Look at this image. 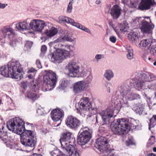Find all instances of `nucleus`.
Wrapping results in <instances>:
<instances>
[{
  "mask_svg": "<svg viewBox=\"0 0 156 156\" xmlns=\"http://www.w3.org/2000/svg\"><path fill=\"white\" fill-rule=\"evenodd\" d=\"M115 109H117V106L114 103L111 107L103 111L98 114L96 117L97 122L101 125L111 122V128L112 132L114 134L119 135H125L130 129H134L135 130L139 129L138 128H139V125H135L133 123L130 124L124 119L114 120L111 122V119H113L116 116L114 114Z\"/></svg>",
  "mask_w": 156,
  "mask_h": 156,
  "instance_id": "1",
  "label": "nucleus"
},
{
  "mask_svg": "<svg viewBox=\"0 0 156 156\" xmlns=\"http://www.w3.org/2000/svg\"><path fill=\"white\" fill-rule=\"evenodd\" d=\"M134 86L138 90L156 89V76L149 72L141 73L139 77L135 78ZM156 99V92L154 93Z\"/></svg>",
  "mask_w": 156,
  "mask_h": 156,
  "instance_id": "2",
  "label": "nucleus"
},
{
  "mask_svg": "<svg viewBox=\"0 0 156 156\" xmlns=\"http://www.w3.org/2000/svg\"><path fill=\"white\" fill-rule=\"evenodd\" d=\"M64 43L62 44V48H57L55 51L48 54V57L52 62H60L69 55V52L68 50H70V46Z\"/></svg>",
  "mask_w": 156,
  "mask_h": 156,
  "instance_id": "3",
  "label": "nucleus"
},
{
  "mask_svg": "<svg viewBox=\"0 0 156 156\" xmlns=\"http://www.w3.org/2000/svg\"><path fill=\"white\" fill-rule=\"evenodd\" d=\"M121 95L122 98L121 101V107H128L129 104L127 100L131 101L140 99V95L131 92L130 87L127 85H122L119 88Z\"/></svg>",
  "mask_w": 156,
  "mask_h": 156,
  "instance_id": "4",
  "label": "nucleus"
},
{
  "mask_svg": "<svg viewBox=\"0 0 156 156\" xmlns=\"http://www.w3.org/2000/svg\"><path fill=\"white\" fill-rule=\"evenodd\" d=\"M71 134L69 132L63 133L59 140L61 148L63 152L66 153H74L77 151L74 147L70 144L69 141L71 138Z\"/></svg>",
  "mask_w": 156,
  "mask_h": 156,
  "instance_id": "5",
  "label": "nucleus"
},
{
  "mask_svg": "<svg viewBox=\"0 0 156 156\" xmlns=\"http://www.w3.org/2000/svg\"><path fill=\"white\" fill-rule=\"evenodd\" d=\"M33 131L27 130L20 136V140L21 144L26 147H34L36 141L35 140Z\"/></svg>",
  "mask_w": 156,
  "mask_h": 156,
  "instance_id": "6",
  "label": "nucleus"
},
{
  "mask_svg": "<svg viewBox=\"0 0 156 156\" xmlns=\"http://www.w3.org/2000/svg\"><path fill=\"white\" fill-rule=\"evenodd\" d=\"M109 140L105 137L101 136L97 139L95 147L101 152L110 153L111 150L110 148L109 149Z\"/></svg>",
  "mask_w": 156,
  "mask_h": 156,
  "instance_id": "7",
  "label": "nucleus"
},
{
  "mask_svg": "<svg viewBox=\"0 0 156 156\" xmlns=\"http://www.w3.org/2000/svg\"><path fill=\"white\" fill-rule=\"evenodd\" d=\"M9 69L11 71V76L13 78H14L18 80H21L23 76L22 74L23 69L21 65L18 61L12 62L9 63Z\"/></svg>",
  "mask_w": 156,
  "mask_h": 156,
  "instance_id": "8",
  "label": "nucleus"
},
{
  "mask_svg": "<svg viewBox=\"0 0 156 156\" xmlns=\"http://www.w3.org/2000/svg\"><path fill=\"white\" fill-rule=\"evenodd\" d=\"M92 136V134L90 130H84L82 131L81 129L78 133L77 141L79 144L81 146L82 148L85 149L84 145L90 141Z\"/></svg>",
  "mask_w": 156,
  "mask_h": 156,
  "instance_id": "9",
  "label": "nucleus"
},
{
  "mask_svg": "<svg viewBox=\"0 0 156 156\" xmlns=\"http://www.w3.org/2000/svg\"><path fill=\"white\" fill-rule=\"evenodd\" d=\"M57 80L56 74L51 71L46 73L43 76L44 84L47 85L48 87H52V89L50 88L51 90L55 87L57 82Z\"/></svg>",
  "mask_w": 156,
  "mask_h": 156,
  "instance_id": "10",
  "label": "nucleus"
},
{
  "mask_svg": "<svg viewBox=\"0 0 156 156\" xmlns=\"http://www.w3.org/2000/svg\"><path fill=\"white\" fill-rule=\"evenodd\" d=\"M139 23H141V27L140 29L142 32L143 34H147L150 36L152 35V31L154 27L153 24H151L145 20H142L141 17H140L138 19Z\"/></svg>",
  "mask_w": 156,
  "mask_h": 156,
  "instance_id": "11",
  "label": "nucleus"
},
{
  "mask_svg": "<svg viewBox=\"0 0 156 156\" xmlns=\"http://www.w3.org/2000/svg\"><path fill=\"white\" fill-rule=\"evenodd\" d=\"M66 124L69 128L74 129L79 128L81 125L80 120L73 116H69L66 120Z\"/></svg>",
  "mask_w": 156,
  "mask_h": 156,
  "instance_id": "12",
  "label": "nucleus"
},
{
  "mask_svg": "<svg viewBox=\"0 0 156 156\" xmlns=\"http://www.w3.org/2000/svg\"><path fill=\"white\" fill-rule=\"evenodd\" d=\"M29 26V29L41 32L45 26V24L43 21L35 19L31 21Z\"/></svg>",
  "mask_w": 156,
  "mask_h": 156,
  "instance_id": "13",
  "label": "nucleus"
},
{
  "mask_svg": "<svg viewBox=\"0 0 156 156\" xmlns=\"http://www.w3.org/2000/svg\"><path fill=\"white\" fill-rule=\"evenodd\" d=\"M106 8L108 9L107 12L105 11V13H108L110 14L114 19H117L118 18L121 14L122 9L118 5H115L112 6L111 8V5H107Z\"/></svg>",
  "mask_w": 156,
  "mask_h": 156,
  "instance_id": "14",
  "label": "nucleus"
},
{
  "mask_svg": "<svg viewBox=\"0 0 156 156\" xmlns=\"http://www.w3.org/2000/svg\"><path fill=\"white\" fill-rule=\"evenodd\" d=\"M79 108L84 112H90L93 108L91 107V105L87 97H83L78 103Z\"/></svg>",
  "mask_w": 156,
  "mask_h": 156,
  "instance_id": "15",
  "label": "nucleus"
},
{
  "mask_svg": "<svg viewBox=\"0 0 156 156\" xmlns=\"http://www.w3.org/2000/svg\"><path fill=\"white\" fill-rule=\"evenodd\" d=\"M66 68L69 71L68 75L75 77L79 71L80 66L76 62L73 61L69 62Z\"/></svg>",
  "mask_w": 156,
  "mask_h": 156,
  "instance_id": "16",
  "label": "nucleus"
},
{
  "mask_svg": "<svg viewBox=\"0 0 156 156\" xmlns=\"http://www.w3.org/2000/svg\"><path fill=\"white\" fill-rule=\"evenodd\" d=\"M156 4L154 0H141L138 8L141 11L148 10Z\"/></svg>",
  "mask_w": 156,
  "mask_h": 156,
  "instance_id": "17",
  "label": "nucleus"
},
{
  "mask_svg": "<svg viewBox=\"0 0 156 156\" xmlns=\"http://www.w3.org/2000/svg\"><path fill=\"white\" fill-rule=\"evenodd\" d=\"M63 116L64 113L59 109H55L51 112V117L52 120L55 122L60 121L57 125H55V126H58L60 125L61 119Z\"/></svg>",
  "mask_w": 156,
  "mask_h": 156,
  "instance_id": "18",
  "label": "nucleus"
},
{
  "mask_svg": "<svg viewBox=\"0 0 156 156\" xmlns=\"http://www.w3.org/2000/svg\"><path fill=\"white\" fill-rule=\"evenodd\" d=\"M18 122H17L16 127L14 131L18 134L23 135V133L27 130L25 129L24 126V122L22 119L19 118Z\"/></svg>",
  "mask_w": 156,
  "mask_h": 156,
  "instance_id": "19",
  "label": "nucleus"
},
{
  "mask_svg": "<svg viewBox=\"0 0 156 156\" xmlns=\"http://www.w3.org/2000/svg\"><path fill=\"white\" fill-rule=\"evenodd\" d=\"M52 156H80L79 153L77 151L74 153H66L62 151H59L58 150L53 151L50 152Z\"/></svg>",
  "mask_w": 156,
  "mask_h": 156,
  "instance_id": "20",
  "label": "nucleus"
},
{
  "mask_svg": "<svg viewBox=\"0 0 156 156\" xmlns=\"http://www.w3.org/2000/svg\"><path fill=\"white\" fill-rule=\"evenodd\" d=\"M84 82L79 81L75 83L73 87V91L75 93H80L84 91L85 89Z\"/></svg>",
  "mask_w": 156,
  "mask_h": 156,
  "instance_id": "21",
  "label": "nucleus"
},
{
  "mask_svg": "<svg viewBox=\"0 0 156 156\" xmlns=\"http://www.w3.org/2000/svg\"><path fill=\"white\" fill-rule=\"evenodd\" d=\"M19 118H15L9 120L7 122V126L9 130L14 131L15 130L17 122L19 121Z\"/></svg>",
  "mask_w": 156,
  "mask_h": 156,
  "instance_id": "22",
  "label": "nucleus"
},
{
  "mask_svg": "<svg viewBox=\"0 0 156 156\" xmlns=\"http://www.w3.org/2000/svg\"><path fill=\"white\" fill-rule=\"evenodd\" d=\"M15 34L13 30L11 27L6 28L4 30L3 36L4 38L11 40Z\"/></svg>",
  "mask_w": 156,
  "mask_h": 156,
  "instance_id": "23",
  "label": "nucleus"
},
{
  "mask_svg": "<svg viewBox=\"0 0 156 156\" xmlns=\"http://www.w3.org/2000/svg\"><path fill=\"white\" fill-rule=\"evenodd\" d=\"M11 71L9 69V64L7 67L4 66L0 68V74L4 77H9V75L11 76Z\"/></svg>",
  "mask_w": 156,
  "mask_h": 156,
  "instance_id": "24",
  "label": "nucleus"
},
{
  "mask_svg": "<svg viewBox=\"0 0 156 156\" xmlns=\"http://www.w3.org/2000/svg\"><path fill=\"white\" fill-rule=\"evenodd\" d=\"M16 27L18 30H20L29 29L28 23L25 21L17 23L16 24Z\"/></svg>",
  "mask_w": 156,
  "mask_h": 156,
  "instance_id": "25",
  "label": "nucleus"
},
{
  "mask_svg": "<svg viewBox=\"0 0 156 156\" xmlns=\"http://www.w3.org/2000/svg\"><path fill=\"white\" fill-rule=\"evenodd\" d=\"M128 36L129 39L132 42L137 41L140 38V37L138 36L137 33L135 32H130Z\"/></svg>",
  "mask_w": 156,
  "mask_h": 156,
  "instance_id": "26",
  "label": "nucleus"
},
{
  "mask_svg": "<svg viewBox=\"0 0 156 156\" xmlns=\"http://www.w3.org/2000/svg\"><path fill=\"white\" fill-rule=\"evenodd\" d=\"M151 42L148 39H144L140 41L139 45L141 47L148 48L151 45Z\"/></svg>",
  "mask_w": 156,
  "mask_h": 156,
  "instance_id": "27",
  "label": "nucleus"
},
{
  "mask_svg": "<svg viewBox=\"0 0 156 156\" xmlns=\"http://www.w3.org/2000/svg\"><path fill=\"white\" fill-rule=\"evenodd\" d=\"M58 32L57 29L54 27H52L49 30H47L46 35L49 37H52L55 35Z\"/></svg>",
  "mask_w": 156,
  "mask_h": 156,
  "instance_id": "28",
  "label": "nucleus"
},
{
  "mask_svg": "<svg viewBox=\"0 0 156 156\" xmlns=\"http://www.w3.org/2000/svg\"><path fill=\"white\" fill-rule=\"evenodd\" d=\"M27 96L28 98L33 101L36 100L39 98L40 96V95L36 93H32L30 92H29L27 93Z\"/></svg>",
  "mask_w": 156,
  "mask_h": 156,
  "instance_id": "29",
  "label": "nucleus"
},
{
  "mask_svg": "<svg viewBox=\"0 0 156 156\" xmlns=\"http://www.w3.org/2000/svg\"><path fill=\"white\" fill-rule=\"evenodd\" d=\"M114 76L113 73L110 69L107 70L104 75L105 77L108 81L110 80Z\"/></svg>",
  "mask_w": 156,
  "mask_h": 156,
  "instance_id": "30",
  "label": "nucleus"
},
{
  "mask_svg": "<svg viewBox=\"0 0 156 156\" xmlns=\"http://www.w3.org/2000/svg\"><path fill=\"white\" fill-rule=\"evenodd\" d=\"M4 127H2V130L0 131V140L4 142L5 143L6 142L7 138V132L3 131Z\"/></svg>",
  "mask_w": 156,
  "mask_h": 156,
  "instance_id": "31",
  "label": "nucleus"
},
{
  "mask_svg": "<svg viewBox=\"0 0 156 156\" xmlns=\"http://www.w3.org/2000/svg\"><path fill=\"white\" fill-rule=\"evenodd\" d=\"M70 84V81L68 80L66 78H64L60 81V85L61 88L62 89H64L66 87H67Z\"/></svg>",
  "mask_w": 156,
  "mask_h": 156,
  "instance_id": "32",
  "label": "nucleus"
},
{
  "mask_svg": "<svg viewBox=\"0 0 156 156\" xmlns=\"http://www.w3.org/2000/svg\"><path fill=\"white\" fill-rule=\"evenodd\" d=\"M144 108L143 105H140L138 106L134 109V111L136 113L139 115L143 114L144 115V113L143 112L144 110Z\"/></svg>",
  "mask_w": 156,
  "mask_h": 156,
  "instance_id": "33",
  "label": "nucleus"
},
{
  "mask_svg": "<svg viewBox=\"0 0 156 156\" xmlns=\"http://www.w3.org/2000/svg\"><path fill=\"white\" fill-rule=\"evenodd\" d=\"M150 123L149 124V129L151 127H154L156 124V115H153L152 117L149 119Z\"/></svg>",
  "mask_w": 156,
  "mask_h": 156,
  "instance_id": "34",
  "label": "nucleus"
},
{
  "mask_svg": "<svg viewBox=\"0 0 156 156\" xmlns=\"http://www.w3.org/2000/svg\"><path fill=\"white\" fill-rule=\"evenodd\" d=\"M126 50L128 52V53L126 55L127 58L129 59H131L133 58V50L132 48L129 46L126 48Z\"/></svg>",
  "mask_w": 156,
  "mask_h": 156,
  "instance_id": "35",
  "label": "nucleus"
},
{
  "mask_svg": "<svg viewBox=\"0 0 156 156\" xmlns=\"http://www.w3.org/2000/svg\"><path fill=\"white\" fill-rule=\"evenodd\" d=\"M119 27L120 30L122 32L127 31L129 28L128 24H126L124 21H123L120 24Z\"/></svg>",
  "mask_w": 156,
  "mask_h": 156,
  "instance_id": "36",
  "label": "nucleus"
},
{
  "mask_svg": "<svg viewBox=\"0 0 156 156\" xmlns=\"http://www.w3.org/2000/svg\"><path fill=\"white\" fill-rule=\"evenodd\" d=\"M74 27L80 29L82 30H83L87 33H90L91 32L89 29L85 27V26L79 23H77L76 24V25H74Z\"/></svg>",
  "mask_w": 156,
  "mask_h": 156,
  "instance_id": "37",
  "label": "nucleus"
},
{
  "mask_svg": "<svg viewBox=\"0 0 156 156\" xmlns=\"http://www.w3.org/2000/svg\"><path fill=\"white\" fill-rule=\"evenodd\" d=\"M64 38L63 37H59L53 41L50 42L49 44H55L58 43H64Z\"/></svg>",
  "mask_w": 156,
  "mask_h": 156,
  "instance_id": "38",
  "label": "nucleus"
},
{
  "mask_svg": "<svg viewBox=\"0 0 156 156\" xmlns=\"http://www.w3.org/2000/svg\"><path fill=\"white\" fill-rule=\"evenodd\" d=\"M87 73L86 71L83 70L82 72H80L79 70L78 73L76 76V77H84L87 75Z\"/></svg>",
  "mask_w": 156,
  "mask_h": 156,
  "instance_id": "39",
  "label": "nucleus"
},
{
  "mask_svg": "<svg viewBox=\"0 0 156 156\" xmlns=\"http://www.w3.org/2000/svg\"><path fill=\"white\" fill-rule=\"evenodd\" d=\"M73 0H70L67 9V12L68 13H70L73 9L72 5L73 3Z\"/></svg>",
  "mask_w": 156,
  "mask_h": 156,
  "instance_id": "40",
  "label": "nucleus"
},
{
  "mask_svg": "<svg viewBox=\"0 0 156 156\" xmlns=\"http://www.w3.org/2000/svg\"><path fill=\"white\" fill-rule=\"evenodd\" d=\"M37 112L39 115H44L46 113L45 112L44 108L40 107L37 110Z\"/></svg>",
  "mask_w": 156,
  "mask_h": 156,
  "instance_id": "41",
  "label": "nucleus"
},
{
  "mask_svg": "<svg viewBox=\"0 0 156 156\" xmlns=\"http://www.w3.org/2000/svg\"><path fill=\"white\" fill-rule=\"evenodd\" d=\"M64 38V41H67L70 42H72L74 41V38L72 37L68 36H65L63 37Z\"/></svg>",
  "mask_w": 156,
  "mask_h": 156,
  "instance_id": "42",
  "label": "nucleus"
},
{
  "mask_svg": "<svg viewBox=\"0 0 156 156\" xmlns=\"http://www.w3.org/2000/svg\"><path fill=\"white\" fill-rule=\"evenodd\" d=\"M151 54L156 57V45L152 46L150 49Z\"/></svg>",
  "mask_w": 156,
  "mask_h": 156,
  "instance_id": "43",
  "label": "nucleus"
},
{
  "mask_svg": "<svg viewBox=\"0 0 156 156\" xmlns=\"http://www.w3.org/2000/svg\"><path fill=\"white\" fill-rule=\"evenodd\" d=\"M92 75H89L85 80V83L87 84H90L92 81Z\"/></svg>",
  "mask_w": 156,
  "mask_h": 156,
  "instance_id": "44",
  "label": "nucleus"
},
{
  "mask_svg": "<svg viewBox=\"0 0 156 156\" xmlns=\"http://www.w3.org/2000/svg\"><path fill=\"white\" fill-rule=\"evenodd\" d=\"M47 50V47L45 45H42L41 48V53L40 55L43 56L45 54Z\"/></svg>",
  "mask_w": 156,
  "mask_h": 156,
  "instance_id": "45",
  "label": "nucleus"
},
{
  "mask_svg": "<svg viewBox=\"0 0 156 156\" xmlns=\"http://www.w3.org/2000/svg\"><path fill=\"white\" fill-rule=\"evenodd\" d=\"M105 85L107 88V92L110 93V88L112 86V84L110 83L106 82L105 83Z\"/></svg>",
  "mask_w": 156,
  "mask_h": 156,
  "instance_id": "46",
  "label": "nucleus"
},
{
  "mask_svg": "<svg viewBox=\"0 0 156 156\" xmlns=\"http://www.w3.org/2000/svg\"><path fill=\"white\" fill-rule=\"evenodd\" d=\"M68 19V17L62 16H60L58 18L59 21L61 22H65L67 23Z\"/></svg>",
  "mask_w": 156,
  "mask_h": 156,
  "instance_id": "47",
  "label": "nucleus"
},
{
  "mask_svg": "<svg viewBox=\"0 0 156 156\" xmlns=\"http://www.w3.org/2000/svg\"><path fill=\"white\" fill-rule=\"evenodd\" d=\"M67 23H70L72 26H74V25H76V24L77 23L75 22L74 20L73 19L69 17H68Z\"/></svg>",
  "mask_w": 156,
  "mask_h": 156,
  "instance_id": "48",
  "label": "nucleus"
},
{
  "mask_svg": "<svg viewBox=\"0 0 156 156\" xmlns=\"http://www.w3.org/2000/svg\"><path fill=\"white\" fill-rule=\"evenodd\" d=\"M108 24L110 27H112V28L115 31L116 33H117L118 32V30L116 29V27L114 26L113 22L112 21H109L108 22Z\"/></svg>",
  "mask_w": 156,
  "mask_h": 156,
  "instance_id": "49",
  "label": "nucleus"
},
{
  "mask_svg": "<svg viewBox=\"0 0 156 156\" xmlns=\"http://www.w3.org/2000/svg\"><path fill=\"white\" fill-rule=\"evenodd\" d=\"M21 87L24 90L26 89L27 87V81H23L21 83Z\"/></svg>",
  "mask_w": 156,
  "mask_h": 156,
  "instance_id": "50",
  "label": "nucleus"
},
{
  "mask_svg": "<svg viewBox=\"0 0 156 156\" xmlns=\"http://www.w3.org/2000/svg\"><path fill=\"white\" fill-rule=\"evenodd\" d=\"M49 132L48 130L46 129H42L41 130L40 132L43 135H45Z\"/></svg>",
  "mask_w": 156,
  "mask_h": 156,
  "instance_id": "51",
  "label": "nucleus"
},
{
  "mask_svg": "<svg viewBox=\"0 0 156 156\" xmlns=\"http://www.w3.org/2000/svg\"><path fill=\"white\" fill-rule=\"evenodd\" d=\"M36 64L37 65V67L39 68H42V66L39 60L37 59L36 61Z\"/></svg>",
  "mask_w": 156,
  "mask_h": 156,
  "instance_id": "52",
  "label": "nucleus"
},
{
  "mask_svg": "<svg viewBox=\"0 0 156 156\" xmlns=\"http://www.w3.org/2000/svg\"><path fill=\"white\" fill-rule=\"evenodd\" d=\"M63 43H58L55 44V48L56 49V50L57 48H59L62 47V44Z\"/></svg>",
  "mask_w": 156,
  "mask_h": 156,
  "instance_id": "53",
  "label": "nucleus"
},
{
  "mask_svg": "<svg viewBox=\"0 0 156 156\" xmlns=\"http://www.w3.org/2000/svg\"><path fill=\"white\" fill-rule=\"evenodd\" d=\"M109 40L112 42L115 43L116 41V38L114 36H111Z\"/></svg>",
  "mask_w": 156,
  "mask_h": 156,
  "instance_id": "54",
  "label": "nucleus"
},
{
  "mask_svg": "<svg viewBox=\"0 0 156 156\" xmlns=\"http://www.w3.org/2000/svg\"><path fill=\"white\" fill-rule=\"evenodd\" d=\"M37 70L33 68H30L28 71V73H34L36 72Z\"/></svg>",
  "mask_w": 156,
  "mask_h": 156,
  "instance_id": "55",
  "label": "nucleus"
},
{
  "mask_svg": "<svg viewBox=\"0 0 156 156\" xmlns=\"http://www.w3.org/2000/svg\"><path fill=\"white\" fill-rule=\"evenodd\" d=\"M155 138L153 136H151V138H150L149 140V142L152 144H153L155 142Z\"/></svg>",
  "mask_w": 156,
  "mask_h": 156,
  "instance_id": "56",
  "label": "nucleus"
},
{
  "mask_svg": "<svg viewBox=\"0 0 156 156\" xmlns=\"http://www.w3.org/2000/svg\"><path fill=\"white\" fill-rule=\"evenodd\" d=\"M129 6L132 8H135L136 7V3L131 2L129 4Z\"/></svg>",
  "mask_w": 156,
  "mask_h": 156,
  "instance_id": "57",
  "label": "nucleus"
},
{
  "mask_svg": "<svg viewBox=\"0 0 156 156\" xmlns=\"http://www.w3.org/2000/svg\"><path fill=\"white\" fill-rule=\"evenodd\" d=\"M103 55H101L97 54L96 55L95 58L98 60L102 58Z\"/></svg>",
  "mask_w": 156,
  "mask_h": 156,
  "instance_id": "58",
  "label": "nucleus"
},
{
  "mask_svg": "<svg viewBox=\"0 0 156 156\" xmlns=\"http://www.w3.org/2000/svg\"><path fill=\"white\" fill-rule=\"evenodd\" d=\"M25 46L26 47L29 46L28 48H30L32 46V43L31 42L29 41L25 44Z\"/></svg>",
  "mask_w": 156,
  "mask_h": 156,
  "instance_id": "59",
  "label": "nucleus"
},
{
  "mask_svg": "<svg viewBox=\"0 0 156 156\" xmlns=\"http://www.w3.org/2000/svg\"><path fill=\"white\" fill-rule=\"evenodd\" d=\"M12 38L11 40H10L11 41L10 42V44L11 46L12 47H14L16 44V42L14 41H12Z\"/></svg>",
  "mask_w": 156,
  "mask_h": 156,
  "instance_id": "60",
  "label": "nucleus"
},
{
  "mask_svg": "<svg viewBox=\"0 0 156 156\" xmlns=\"http://www.w3.org/2000/svg\"><path fill=\"white\" fill-rule=\"evenodd\" d=\"M6 5H7V4H2L0 3V8L1 9L4 8Z\"/></svg>",
  "mask_w": 156,
  "mask_h": 156,
  "instance_id": "61",
  "label": "nucleus"
},
{
  "mask_svg": "<svg viewBox=\"0 0 156 156\" xmlns=\"http://www.w3.org/2000/svg\"><path fill=\"white\" fill-rule=\"evenodd\" d=\"M31 156H42L41 154L34 153L31 155Z\"/></svg>",
  "mask_w": 156,
  "mask_h": 156,
  "instance_id": "62",
  "label": "nucleus"
},
{
  "mask_svg": "<svg viewBox=\"0 0 156 156\" xmlns=\"http://www.w3.org/2000/svg\"><path fill=\"white\" fill-rule=\"evenodd\" d=\"M101 2V0H96L95 3L97 5H99Z\"/></svg>",
  "mask_w": 156,
  "mask_h": 156,
  "instance_id": "63",
  "label": "nucleus"
},
{
  "mask_svg": "<svg viewBox=\"0 0 156 156\" xmlns=\"http://www.w3.org/2000/svg\"><path fill=\"white\" fill-rule=\"evenodd\" d=\"M147 156H156V154L152 153L149 154Z\"/></svg>",
  "mask_w": 156,
  "mask_h": 156,
  "instance_id": "64",
  "label": "nucleus"
}]
</instances>
